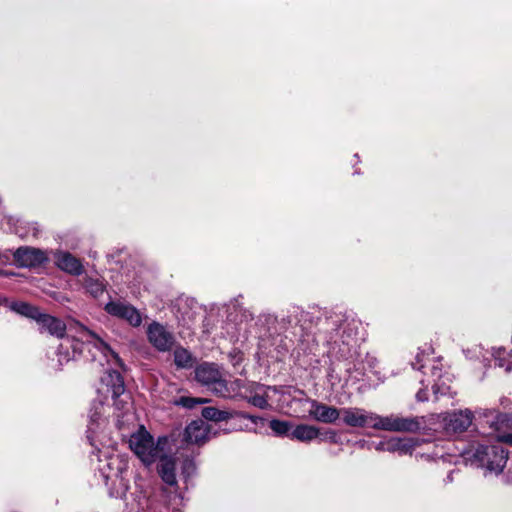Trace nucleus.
I'll list each match as a JSON object with an SVG mask.
<instances>
[{
    "label": "nucleus",
    "instance_id": "obj_1",
    "mask_svg": "<svg viewBox=\"0 0 512 512\" xmlns=\"http://www.w3.org/2000/svg\"><path fill=\"white\" fill-rule=\"evenodd\" d=\"M461 456L466 463L485 468L487 471L495 474L503 471L508 458L507 453L499 443H473L469 448L462 450Z\"/></svg>",
    "mask_w": 512,
    "mask_h": 512
},
{
    "label": "nucleus",
    "instance_id": "obj_2",
    "mask_svg": "<svg viewBox=\"0 0 512 512\" xmlns=\"http://www.w3.org/2000/svg\"><path fill=\"white\" fill-rule=\"evenodd\" d=\"M79 327L78 338L71 340L70 344L73 349L72 358H75L76 355H81L84 349L90 352L93 347L104 356L109 365L123 367V362L119 355L101 337L83 325Z\"/></svg>",
    "mask_w": 512,
    "mask_h": 512
},
{
    "label": "nucleus",
    "instance_id": "obj_3",
    "mask_svg": "<svg viewBox=\"0 0 512 512\" xmlns=\"http://www.w3.org/2000/svg\"><path fill=\"white\" fill-rule=\"evenodd\" d=\"M167 443L166 438H159L155 443L152 435L141 427L129 439L130 448L146 465L155 462Z\"/></svg>",
    "mask_w": 512,
    "mask_h": 512
},
{
    "label": "nucleus",
    "instance_id": "obj_4",
    "mask_svg": "<svg viewBox=\"0 0 512 512\" xmlns=\"http://www.w3.org/2000/svg\"><path fill=\"white\" fill-rule=\"evenodd\" d=\"M425 424L424 417L411 416L403 417L395 414L381 416L374 414L373 429L389 432H409L419 431Z\"/></svg>",
    "mask_w": 512,
    "mask_h": 512
},
{
    "label": "nucleus",
    "instance_id": "obj_5",
    "mask_svg": "<svg viewBox=\"0 0 512 512\" xmlns=\"http://www.w3.org/2000/svg\"><path fill=\"white\" fill-rule=\"evenodd\" d=\"M195 379L220 396L226 397L229 395L227 383L215 364L203 363L197 366L195 369Z\"/></svg>",
    "mask_w": 512,
    "mask_h": 512
},
{
    "label": "nucleus",
    "instance_id": "obj_6",
    "mask_svg": "<svg viewBox=\"0 0 512 512\" xmlns=\"http://www.w3.org/2000/svg\"><path fill=\"white\" fill-rule=\"evenodd\" d=\"M106 466L109 468V472H105L104 467H101L100 470L103 473L105 483L108 485V481L118 482V487L110 490V495L116 498H122L126 495L129 490V481L126 480L123 476L124 471L126 470V464L121 462L118 457H111Z\"/></svg>",
    "mask_w": 512,
    "mask_h": 512
},
{
    "label": "nucleus",
    "instance_id": "obj_7",
    "mask_svg": "<svg viewBox=\"0 0 512 512\" xmlns=\"http://www.w3.org/2000/svg\"><path fill=\"white\" fill-rule=\"evenodd\" d=\"M473 419L474 413L470 409H463L444 414L441 423L446 434L456 435L465 432Z\"/></svg>",
    "mask_w": 512,
    "mask_h": 512
},
{
    "label": "nucleus",
    "instance_id": "obj_8",
    "mask_svg": "<svg viewBox=\"0 0 512 512\" xmlns=\"http://www.w3.org/2000/svg\"><path fill=\"white\" fill-rule=\"evenodd\" d=\"M432 355L433 349L431 346H426L425 348L420 349L415 356V361L412 362V367L422 371L424 374H427V370H429L431 377L436 381L440 380L442 377L443 366L440 359Z\"/></svg>",
    "mask_w": 512,
    "mask_h": 512
},
{
    "label": "nucleus",
    "instance_id": "obj_9",
    "mask_svg": "<svg viewBox=\"0 0 512 512\" xmlns=\"http://www.w3.org/2000/svg\"><path fill=\"white\" fill-rule=\"evenodd\" d=\"M105 310L112 316L126 320L134 327H138L142 323L140 312L130 304L120 301H110L105 305Z\"/></svg>",
    "mask_w": 512,
    "mask_h": 512
},
{
    "label": "nucleus",
    "instance_id": "obj_10",
    "mask_svg": "<svg viewBox=\"0 0 512 512\" xmlns=\"http://www.w3.org/2000/svg\"><path fill=\"white\" fill-rule=\"evenodd\" d=\"M374 414V412L358 407L341 409L343 422L351 427L373 428Z\"/></svg>",
    "mask_w": 512,
    "mask_h": 512
},
{
    "label": "nucleus",
    "instance_id": "obj_11",
    "mask_svg": "<svg viewBox=\"0 0 512 512\" xmlns=\"http://www.w3.org/2000/svg\"><path fill=\"white\" fill-rule=\"evenodd\" d=\"M149 342L159 351H169L174 345V336L163 325L153 322L148 326Z\"/></svg>",
    "mask_w": 512,
    "mask_h": 512
},
{
    "label": "nucleus",
    "instance_id": "obj_12",
    "mask_svg": "<svg viewBox=\"0 0 512 512\" xmlns=\"http://www.w3.org/2000/svg\"><path fill=\"white\" fill-rule=\"evenodd\" d=\"M13 257L15 263L23 268L36 267L47 261L46 253L43 250L29 246L18 248L13 253Z\"/></svg>",
    "mask_w": 512,
    "mask_h": 512
},
{
    "label": "nucleus",
    "instance_id": "obj_13",
    "mask_svg": "<svg viewBox=\"0 0 512 512\" xmlns=\"http://www.w3.org/2000/svg\"><path fill=\"white\" fill-rule=\"evenodd\" d=\"M209 425L203 420L192 421L184 431V441L188 444L202 445L209 439Z\"/></svg>",
    "mask_w": 512,
    "mask_h": 512
},
{
    "label": "nucleus",
    "instance_id": "obj_14",
    "mask_svg": "<svg viewBox=\"0 0 512 512\" xmlns=\"http://www.w3.org/2000/svg\"><path fill=\"white\" fill-rule=\"evenodd\" d=\"M54 262L60 270L74 276H79L84 271L82 262L67 251H56Z\"/></svg>",
    "mask_w": 512,
    "mask_h": 512
},
{
    "label": "nucleus",
    "instance_id": "obj_15",
    "mask_svg": "<svg viewBox=\"0 0 512 512\" xmlns=\"http://www.w3.org/2000/svg\"><path fill=\"white\" fill-rule=\"evenodd\" d=\"M39 326V331L41 333L47 332L51 336H55L57 338H63L66 333V325L65 323L52 315L40 312L39 317L35 320Z\"/></svg>",
    "mask_w": 512,
    "mask_h": 512
},
{
    "label": "nucleus",
    "instance_id": "obj_16",
    "mask_svg": "<svg viewBox=\"0 0 512 512\" xmlns=\"http://www.w3.org/2000/svg\"><path fill=\"white\" fill-rule=\"evenodd\" d=\"M101 384L104 386V393H111L112 398H118L124 395L125 385L121 374L110 368L107 369L101 377Z\"/></svg>",
    "mask_w": 512,
    "mask_h": 512
},
{
    "label": "nucleus",
    "instance_id": "obj_17",
    "mask_svg": "<svg viewBox=\"0 0 512 512\" xmlns=\"http://www.w3.org/2000/svg\"><path fill=\"white\" fill-rule=\"evenodd\" d=\"M106 424V419L103 417V402L101 400L94 401L89 412V424L87 430V438L92 446H96L95 434L98 428Z\"/></svg>",
    "mask_w": 512,
    "mask_h": 512
},
{
    "label": "nucleus",
    "instance_id": "obj_18",
    "mask_svg": "<svg viewBox=\"0 0 512 512\" xmlns=\"http://www.w3.org/2000/svg\"><path fill=\"white\" fill-rule=\"evenodd\" d=\"M309 415L318 422L333 423L341 415V410L312 400Z\"/></svg>",
    "mask_w": 512,
    "mask_h": 512
},
{
    "label": "nucleus",
    "instance_id": "obj_19",
    "mask_svg": "<svg viewBox=\"0 0 512 512\" xmlns=\"http://www.w3.org/2000/svg\"><path fill=\"white\" fill-rule=\"evenodd\" d=\"M159 463L157 466L158 473L162 481L171 487L177 486L176 478V463L172 457L162 456L160 454Z\"/></svg>",
    "mask_w": 512,
    "mask_h": 512
},
{
    "label": "nucleus",
    "instance_id": "obj_20",
    "mask_svg": "<svg viewBox=\"0 0 512 512\" xmlns=\"http://www.w3.org/2000/svg\"><path fill=\"white\" fill-rule=\"evenodd\" d=\"M416 446L417 441L413 438H392L386 443V450L405 455L411 454Z\"/></svg>",
    "mask_w": 512,
    "mask_h": 512
},
{
    "label": "nucleus",
    "instance_id": "obj_21",
    "mask_svg": "<svg viewBox=\"0 0 512 512\" xmlns=\"http://www.w3.org/2000/svg\"><path fill=\"white\" fill-rule=\"evenodd\" d=\"M358 325L356 321L344 320L336 330V336L343 344L350 345L357 334Z\"/></svg>",
    "mask_w": 512,
    "mask_h": 512
},
{
    "label": "nucleus",
    "instance_id": "obj_22",
    "mask_svg": "<svg viewBox=\"0 0 512 512\" xmlns=\"http://www.w3.org/2000/svg\"><path fill=\"white\" fill-rule=\"evenodd\" d=\"M319 430L311 425L301 424L296 426L289 434L291 439H296L301 442H310L317 438Z\"/></svg>",
    "mask_w": 512,
    "mask_h": 512
},
{
    "label": "nucleus",
    "instance_id": "obj_23",
    "mask_svg": "<svg viewBox=\"0 0 512 512\" xmlns=\"http://www.w3.org/2000/svg\"><path fill=\"white\" fill-rule=\"evenodd\" d=\"M192 354L183 347H177L174 350V363L178 368L187 369L193 366Z\"/></svg>",
    "mask_w": 512,
    "mask_h": 512
},
{
    "label": "nucleus",
    "instance_id": "obj_24",
    "mask_svg": "<svg viewBox=\"0 0 512 512\" xmlns=\"http://www.w3.org/2000/svg\"><path fill=\"white\" fill-rule=\"evenodd\" d=\"M11 309L22 316L33 319L34 321L39 317L41 312L39 308L25 302H15L11 305Z\"/></svg>",
    "mask_w": 512,
    "mask_h": 512
},
{
    "label": "nucleus",
    "instance_id": "obj_25",
    "mask_svg": "<svg viewBox=\"0 0 512 512\" xmlns=\"http://www.w3.org/2000/svg\"><path fill=\"white\" fill-rule=\"evenodd\" d=\"M495 365L503 368L506 372L512 371L511 354L505 348H498L494 352Z\"/></svg>",
    "mask_w": 512,
    "mask_h": 512
},
{
    "label": "nucleus",
    "instance_id": "obj_26",
    "mask_svg": "<svg viewBox=\"0 0 512 512\" xmlns=\"http://www.w3.org/2000/svg\"><path fill=\"white\" fill-rule=\"evenodd\" d=\"M202 416L209 421L221 422L226 421L232 417V414L225 410H219L214 407H205L202 410Z\"/></svg>",
    "mask_w": 512,
    "mask_h": 512
},
{
    "label": "nucleus",
    "instance_id": "obj_27",
    "mask_svg": "<svg viewBox=\"0 0 512 512\" xmlns=\"http://www.w3.org/2000/svg\"><path fill=\"white\" fill-rule=\"evenodd\" d=\"M84 287L86 291L95 298L102 295L105 291V284L99 278L85 277Z\"/></svg>",
    "mask_w": 512,
    "mask_h": 512
},
{
    "label": "nucleus",
    "instance_id": "obj_28",
    "mask_svg": "<svg viewBox=\"0 0 512 512\" xmlns=\"http://www.w3.org/2000/svg\"><path fill=\"white\" fill-rule=\"evenodd\" d=\"M476 413L479 417H483L486 419V424L489 425L490 428L497 430L498 424L500 422L501 414L495 409H480L477 410Z\"/></svg>",
    "mask_w": 512,
    "mask_h": 512
},
{
    "label": "nucleus",
    "instance_id": "obj_29",
    "mask_svg": "<svg viewBox=\"0 0 512 512\" xmlns=\"http://www.w3.org/2000/svg\"><path fill=\"white\" fill-rule=\"evenodd\" d=\"M270 428L276 435L282 436L288 435L291 425L287 421L271 420Z\"/></svg>",
    "mask_w": 512,
    "mask_h": 512
},
{
    "label": "nucleus",
    "instance_id": "obj_30",
    "mask_svg": "<svg viewBox=\"0 0 512 512\" xmlns=\"http://www.w3.org/2000/svg\"><path fill=\"white\" fill-rule=\"evenodd\" d=\"M206 402L207 400L202 398L181 397L180 400L178 401V404L182 405L183 407L191 409L198 404H203Z\"/></svg>",
    "mask_w": 512,
    "mask_h": 512
},
{
    "label": "nucleus",
    "instance_id": "obj_31",
    "mask_svg": "<svg viewBox=\"0 0 512 512\" xmlns=\"http://www.w3.org/2000/svg\"><path fill=\"white\" fill-rule=\"evenodd\" d=\"M247 399L250 404L261 409H266L269 406L266 397L263 395L255 394Z\"/></svg>",
    "mask_w": 512,
    "mask_h": 512
},
{
    "label": "nucleus",
    "instance_id": "obj_32",
    "mask_svg": "<svg viewBox=\"0 0 512 512\" xmlns=\"http://www.w3.org/2000/svg\"><path fill=\"white\" fill-rule=\"evenodd\" d=\"M114 400V406L118 411H123V413H126L130 409V402L129 397L126 395L124 398L118 397L113 398Z\"/></svg>",
    "mask_w": 512,
    "mask_h": 512
},
{
    "label": "nucleus",
    "instance_id": "obj_33",
    "mask_svg": "<svg viewBox=\"0 0 512 512\" xmlns=\"http://www.w3.org/2000/svg\"><path fill=\"white\" fill-rule=\"evenodd\" d=\"M63 349H64V346H63V344H61L57 351V357H58L57 368H60L64 363H67L71 359L69 352H68V348L66 347L65 351H63Z\"/></svg>",
    "mask_w": 512,
    "mask_h": 512
},
{
    "label": "nucleus",
    "instance_id": "obj_34",
    "mask_svg": "<svg viewBox=\"0 0 512 512\" xmlns=\"http://www.w3.org/2000/svg\"><path fill=\"white\" fill-rule=\"evenodd\" d=\"M195 470V464L192 460L190 459H187L185 462H184V466H183V473L186 474L187 476H189L191 473H193Z\"/></svg>",
    "mask_w": 512,
    "mask_h": 512
},
{
    "label": "nucleus",
    "instance_id": "obj_35",
    "mask_svg": "<svg viewBox=\"0 0 512 512\" xmlns=\"http://www.w3.org/2000/svg\"><path fill=\"white\" fill-rule=\"evenodd\" d=\"M416 399L420 402H424L428 400L427 391L426 389H421L416 394Z\"/></svg>",
    "mask_w": 512,
    "mask_h": 512
},
{
    "label": "nucleus",
    "instance_id": "obj_36",
    "mask_svg": "<svg viewBox=\"0 0 512 512\" xmlns=\"http://www.w3.org/2000/svg\"><path fill=\"white\" fill-rule=\"evenodd\" d=\"M40 232L39 226L37 223L31 224V234L34 237H37Z\"/></svg>",
    "mask_w": 512,
    "mask_h": 512
},
{
    "label": "nucleus",
    "instance_id": "obj_37",
    "mask_svg": "<svg viewBox=\"0 0 512 512\" xmlns=\"http://www.w3.org/2000/svg\"><path fill=\"white\" fill-rule=\"evenodd\" d=\"M432 388H433V391H434V393H435L436 395H437V394H439V393H440V394H445V391H444V390H441V389H440V386H439L437 383H434V384H433V386H432Z\"/></svg>",
    "mask_w": 512,
    "mask_h": 512
},
{
    "label": "nucleus",
    "instance_id": "obj_38",
    "mask_svg": "<svg viewBox=\"0 0 512 512\" xmlns=\"http://www.w3.org/2000/svg\"><path fill=\"white\" fill-rule=\"evenodd\" d=\"M241 417L245 418V419H249V420L253 421L254 423H256L257 419H258L257 417L251 416V415L246 414V413H242Z\"/></svg>",
    "mask_w": 512,
    "mask_h": 512
},
{
    "label": "nucleus",
    "instance_id": "obj_39",
    "mask_svg": "<svg viewBox=\"0 0 512 512\" xmlns=\"http://www.w3.org/2000/svg\"><path fill=\"white\" fill-rule=\"evenodd\" d=\"M8 260H9V257L6 254L0 253V264H5L8 262Z\"/></svg>",
    "mask_w": 512,
    "mask_h": 512
},
{
    "label": "nucleus",
    "instance_id": "obj_40",
    "mask_svg": "<svg viewBox=\"0 0 512 512\" xmlns=\"http://www.w3.org/2000/svg\"><path fill=\"white\" fill-rule=\"evenodd\" d=\"M376 449L377 450H386V443H383V442H380L377 446H376Z\"/></svg>",
    "mask_w": 512,
    "mask_h": 512
},
{
    "label": "nucleus",
    "instance_id": "obj_41",
    "mask_svg": "<svg viewBox=\"0 0 512 512\" xmlns=\"http://www.w3.org/2000/svg\"><path fill=\"white\" fill-rule=\"evenodd\" d=\"M505 441L512 445V432L505 436Z\"/></svg>",
    "mask_w": 512,
    "mask_h": 512
},
{
    "label": "nucleus",
    "instance_id": "obj_42",
    "mask_svg": "<svg viewBox=\"0 0 512 512\" xmlns=\"http://www.w3.org/2000/svg\"><path fill=\"white\" fill-rule=\"evenodd\" d=\"M258 387H260V385H259V384L252 383V384H250V385H249L248 390H249L250 392H252V391H254V390H255L256 388H258Z\"/></svg>",
    "mask_w": 512,
    "mask_h": 512
},
{
    "label": "nucleus",
    "instance_id": "obj_43",
    "mask_svg": "<svg viewBox=\"0 0 512 512\" xmlns=\"http://www.w3.org/2000/svg\"><path fill=\"white\" fill-rule=\"evenodd\" d=\"M447 480H448L449 482H451V481H452V473H450V474L447 476Z\"/></svg>",
    "mask_w": 512,
    "mask_h": 512
},
{
    "label": "nucleus",
    "instance_id": "obj_44",
    "mask_svg": "<svg viewBox=\"0 0 512 512\" xmlns=\"http://www.w3.org/2000/svg\"><path fill=\"white\" fill-rule=\"evenodd\" d=\"M235 384H237V386H239V385H240V380H237V381L235 382Z\"/></svg>",
    "mask_w": 512,
    "mask_h": 512
},
{
    "label": "nucleus",
    "instance_id": "obj_45",
    "mask_svg": "<svg viewBox=\"0 0 512 512\" xmlns=\"http://www.w3.org/2000/svg\"><path fill=\"white\" fill-rule=\"evenodd\" d=\"M29 232H27L25 235L20 234V237L27 236Z\"/></svg>",
    "mask_w": 512,
    "mask_h": 512
},
{
    "label": "nucleus",
    "instance_id": "obj_46",
    "mask_svg": "<svg viewBox=\"0 0 512 512\" xmlns=\"http://www.w3.org/2000/svg\"><path fill=\"white\" fill-rule=\"evenodd\" d=\"M2 273V271L0 270V274Z\"/></svg>",
    "mask_w": 512,
    "mask_h": 512
}]
</instances>
